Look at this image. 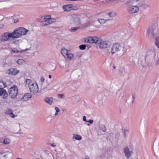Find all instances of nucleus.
Masks as SVG:
<instances>
[{
	"mask_svg": "<svg viewBox=\"0 0 159 159\" xmlns=\"http://www.w3.org/2000/svg\"><path fill=\"white\" fill-rule=\"evenodd\" d=\"M73 138L76 140H80L81 139L82 137L80 135L75 134L74 135Z\"/></svg>",
	"mask_w": 159,
	"mask_h": 159,
	"instance_id": "obj_26",
	"label": "nucleus"
},
{
	"mask_svg": "<svg viewBox=\"0 0 159 159\" xmlns=\"http://www.w3.org/2000/svg\"><path fill=\"white\" fill-rule=\"evenodd\" d=\"M80 28V27H72L70 30V31L71 32H74L77 30H78Z\"/></svg>",
	"mask_w": 159,
	"mask_h": 159,
	"instance_id": "obj_28",
	"label": "nucleus"
},
{
	"mask_svg": "<svg viewBox=\"0 0 159 159\" xmlns=\"http://www.w3.org/2000/svg\"><path fill=\"white\" fill-rule=\"evenodd\" d=\"M98 44H99L100 48L102 49L107 48L109 47L111 45L110 42L108 41H103L100 38L99 40H98Z\"/></svg>",
	"mask_w": 159,
	"mask_h": 159,
	"instance_id": "obj_5",
	"label": "nucleus"
},
{
	"mask_svg": "<svg viewBox=\"0 0 159 159\" xmlns=\"http://www.w3.org/2000/svg\"><path fill=\"white\" fill-rule=\"evenodd\" d=\"M83 120L84 121L87 122V120H86V117L85 116H83Z\"/></svg>",
	"mask_w": 159,
	"mask_h": 159,
	"instance_id": "obj_51",
	"label": "nucleus"
},
{
	"mask_svg": "<svg viewBox=\"0 0 159 159\" xmlns=\"http://www.w3.org/2000/svg\"><path fill=\"white\" fill-rule=\"evenodd\" d=\"M73 21L76 25H79L80 24V20L78 17L76 16L75 18H74Z\"/></svg>",
	"mask_w": 159,
	"mask_h": 159,
	"instance_id": "obj_24",
	"label": "nucleus"
},
{
	"mask_svg": "<svg viewBox=\"0 0 159 159\" xmlns=\"http://www.w3.org/2000/svg\"><path fill=\"white\" fill-rule=\"evenodd\" d=\"M28 50V48H26L25 50L20 49V50L15 48L11 49V50L10 52V53L11 54H12L13 53H20L23 52L27 51Z\"/></svg>",
	"mask_w": 159,
	"mask_h": 159,
	"instance_id": "obj_12",
	"label": "nucleus"
},
{
	"mask_svg": "<svg viewBox=\"0 0 159 159\" xmlns=\"http://www.w3.org/2000/svg\"><path fill=\"white\" fill-rule=\"evenodd\" d=\"M86 46L85 45L82 44L80 46L79 48L81 50H84L86 48Z\"/></svg>",
	"mask_w": 159,
	"mask_h": 159,
	"instance_id": "obj_38",
	"label": "nucleus"
},
{
	"mask_svg": "<svg viewBox=\"0 0 159 159\" xmlns=\"http://www.w3.org/2000/svg\"><path fill=\"white\" fill-rule=\"evenodd\" d=\"M124 136L125 137H126V135H125V131H124Z\"/></svg>",
	"mask_w": 159,
	"mask_h": 159,
	"instance_id": "obj_56",
	"label": "nucleus"
},
{
	"mask_svg": "<svg viewBox=\"0 0 159 159\" xmlns=\"http://www.w3.org/2000/svg\"><path fill=\"white\" fill-rule=\"evenodd\" d=\"M44 101L48 104L51 105L53 103V98L52 97H46L44 98Z\"/></svg>",
	"mask_w": 159,
	"mask_h": 159,
	"instance_id": "obj_15",
	"label": "nucleus"
},
{
	"mask_svg": "<svg viewBox=\"0 0 159 159\" xmlns=\"http://www.w3.org/2000/svg\"><path fill=\"white\" fill-rule=\"evenodd\" d=\"M44 20L41 23V25L43 26H44L49 25L48 20L44 19Z\"/></svg>",
	"mask_w": 159,
	"mask_h": 159,
	"instance_id": "obj_22",
	"label": "nucleus"
},
{
	"mask_svg": "<svg viewBox=\"0 0 159 159\" xmlns=\"http://www.w3.org/2000/svg\"><path fill=\"white\" fill-rule=\"evenodd\" d=\"M147 35L148 38L149 39L153 38V31L152 29L149 28L148 29L147 31Z\"/></svg>",
	"mask_w": 159,
	"mask_h": 159,
	"instance_id": "obj_11",
	"label": "nucleus"
},
{
	"mask_svg": "<svg viewBox=\"0 0 159 159\" xmlns=\"http://www.w3.org/2000/svg\"><path fill=\"white\" fill-rule=\"evenodd\" d=\"M17 159H22L20 158H17Z\"/></svg>",
	"mask_w": 159,
	"mask_h": 159,
	"instance_id": "obj_60",
	"label": "nucleus"
},
{
	"mask_svg": "<svg viewBox=\"0 0 159 159\" xmlns=\"http://www.w3.org/2000/svg\"><path fill=\"white\" fill-rule=\"evenodd\" d=\"M48 20L49 21V25L50 24H52L54 22H55L56 21V20L55 19L53 18H51L49 19H48Z\"/></svg>",
	"mask_w": 159,
	"mask_h": 159,
	"instance_id": "obj_32",
	"label": "nucleus"
},
{
	"mask_svg": "<svg viewBox=\"0 0 159 159\" xmlns=\"http://www.w3.org/2000/svg\"><path fill=\"white\" fill-rule=\"evenodd\" d=\"M4 84L2 82H0V89H2L3 87H4Z\"/></svg>",
	"mask_w": 159,
	"mask_h": 159,
	"instance_id": "obj_44",
	"label": "nucleus"
},
{
	"mask_svg": "<svg viewBox=\"0 0 159 159\" xmlns=\"http://www.w3.org/2000/svg\"><path fill=\"white\" fill-rule=\"evenodd\" d=\"M64 57L66 59L67 61H70L72 60L74 58V55L73 53L69 52L67 54L66 56H65Z\"/></svg>",
	"mask_w": 159,
	"mask_h": 159,
	"instance_id": "obj_16",
	"label": "nucleus"
},
{
	"mask_svg": "<svg viewBox=\"0 0 159 159\" xmlns=\"http://www.w3.org/2000/svg\"><path fill=\"white\" fill-rule=\"evenodd\" d=\"M155 44L159 48V38L158 37L156 38Z\"/></svg>",
	"mask_w": 159,
	"mask_h": 159,
	"instance_id": "obj_33",
	"label": "nucleus"
},
{
	"mask_svg": "<svg viewBox=\"0 0 159 159\" xmlns=\"http://www.w3.org/2000/svg\"><path fill=\"white\" fill-rule=\"evenodd\" d=\"M87 125L88 126H90V124H87Z\"/></svg>",
	"mask_w": 159,
	"mask_h": 159,
	"instance_id": "obj_59",
	"label": "nucleus"
},
{
	"mask_svg": "<svg viewBox=\"0 0 159 159\" xmlns=\"http://www.w3.org/2000/svg\"><path fill=\"white\" fill-rule=\"evenodd\" d=\"M85 159H90L89 156H86Z\"/></svg>",
	"mask_w": 159,
	"mask_h": 159,
	"instance_id": "obj_55",
	"label": "nucleus"
},
{
	"mask_svg": "<svg viewBox=\"0 0 159 159\" xmlns=\"http://www.w3.org/2000/svg\"><path fill=\"white\" fill-rule=\"evenodd\" d=\"M101 128L103 132H106V127L104 125H102L101 127Z\"/></svg>",
	"mask_w": 159,
	"mask_h": 159,
	"instance_id": "obj_39",
	"label": "nucleus"
},
{
	"mask_svg": "<svg viewBox=\"0 0 159 159\" xmlns=\"http://www.w3.org/2000/svg\"><path fill=\"white\" fill-rule=\"evenodd\" d=\"M11 38L15 39L13 32L11 33L5 32L1 34L0 41L1 42H5L9 41Z\"/></svg>",
	"mask_w": 159,
	"mask_h": 159,
	"instance_id": "obj_3",
	"label": "nucleus"
},
{
	"mask_svg": "<svg viewBox=\"0 0 159 159\" xmlns=\"http://www.w3.org/2000/svg\"><path fill=\"white\" fill-rule=\"evenodd\" d=\"M124 152L127 158H129L130 157L132 152L129 151L128 147H126L124 149Z\"/></svg>",
	"mask_w": 159,
	"mask_h": 159,
	"instance_id": "obj_13",
	"label": "nucleus"
},
{
	"mask_svg": "<svg viewBox=\"0 0 159 159\" xmlns=\"http://www.w3.org/2000/svg\"><path fill=\"white\" fill-rule=\"evenodd\" d=\"M149 51H151L152 52V55L153 57V58L155 59L156 55L155 48L154 47H151V48L149 50Z\"/></svg>",
	"mask_w": 159,
	"mask_h": 159,
	"instance_id": "obj_21",
	"label": "nucleus"
},
{
	"mask_svg": "<svg viewBox=\"0 0 159 159\" xmlns=\"http://www.w3.org/2000/svg\"><path fill=\"white\" fill-rule=\"evenodd\" d=\"M93 120H88L87 121V122H89L90 124H92L93 122Z\"/></svg>",
	"mask_w": 159,
	"mask_h": 159,
	"instance_id": "obj_50",
	"label": "nucleus"
},
{
	"mask_svg": "<svg viewBox=\"0 0 159 159\" xmlns=\"http://www.w3.org/2000/svg\"><path fill=\"white\" fill-rule=\"evenodd\" d=\"M6 90L5 89H0V96L2 95L6 91Z\"/></svg>",
	"mask_w": 159,
	"mask_h": 159,
	"instance_id": "obj_37",
	"label": "nucleus"
},
{
	"mask_svg": "<svg viewBox=\"0 0 159 159\" xmlns=\"http://www.w3.org/2000/svg\"><path fill=\"white\" fill-rule=\"evenodd\" d=\"M132 97L133 99V100L132 101V102H133L135 98V95L132 94Z\"/></svg>",
	"mask_w": 159,
	"mask_h": 159,
	"instance_id": "obj_54",
	"label": "nucleus"
},
{
	"mask_svg": "<svg viewBox=\"0 0 159 159\" xmlns=\"http://www.w3.org/2000/svg\"><path fill=\"white\" fill-rule=\"evenodd\" d=\"M49 78L50 79H51L52 78V76L51 75H49L48 76Z\"/></svg>",
	"mask_w": 159,
	"mask_h": 159,
	"instance_id": "obj_57",
	"label": "nucleus"
},
{
	"mask_svg": "<svg viewBox=\"0 0 159 159\" xmlns=\"http://www.w3.org/2000/svg\"><path fill=\"white\" fill-rule=\"evenodd\" d=\"M30 91L31 92L35 93L38 92L39 89L37 83H33L31 84L29 87Z\"/></svg>",
	"mask_w": 159,
	"mask_h": 159,
	"instance_id": "obj_8",
	"label": "nucleus"
},
{
	"mask_svg": "<svg viewBox=\"0 0 159 159\" xmlns=\"http://www.w3.org/2000/svg\"><path fill=\"white\" fill-rule=\"evenodd\" d=\"M24 62V60L22 59H20L17 61V63L19 65H22Z\"/></svg>",
	"mask_w": 159,
	"mask_h": 159,
	"instance_id": "obj_30",
	"label": "nucleus"
},
{
	"mask_svg": "<svg viewBox=\"0 0 159 159\" xmlns=\"http://www.w3.org/2000/svg\"><path fill=\"white\" fill-rule=\"evenodd\" d=\"M3 98L4 99H7L8 98V95L6 91L2 95Z\"/></svg>",
	"mask_w": 159,
	"mask_h": 159,
	"instance_id": "obj_36",
	"label": "nucleus"
},
{
	"mask_svg": "<svg viewBox=\"0 0 159 159\" xmlns=\"http://www.w3.org/2000/svg\"><path fill=\"white\" fill-rule=\"evenodd\" d=\"M140 7L144 9H146L148 8H149L150 7L149 5L145 3L142 4L140 5Z\"/></svg>",
	"mask_w": 159,
	"mask_h": 159,
	"instance_id": "obj_27",
	"label": "nucleus"
},
{
	"mask_svg": "<svg viewBox=\"0 0 159 159\" xmlns=\"http://www.w3.org/2000/svg\"><path fill=\"white\" fill-rule=\"evenodd\" d=\"M13 156L12 152L11 150L7 151L3 156V157L5 159H11V157Z\"/></svg>",
	"mask_w": 159,
	"mask_h": 159,
	"instance_id": "obj_10",
	"label": "nucleus"
},
{
	"mask_svg": "<svg viewBox=\"0 0 159 159\" xmlns=\"http://www.w3.org/2000/svg\"><path fill=\"white\" fill-rule=\"evenodd\" d=\"M13 22L15 23L19 21V19L18 18H13L12 19Z\"/></svg>",
	"mask_w": 159,
	"mask_h": 159,
	"instance_id": "obj_40",
	"label": "nucleus"
},
{
	"mask_svg": "<svg viewBox=\"0 0 159 159\" xmlns=\"http://www.w3.org/2000/svg\"><path fill=\"white\" fill-rule=\"evenodd\" d=\"M152 52L151 51H148V55H149V56H150L151 57H152L153 58V57L152 56Z\"/></svg>",
	"mask_w": 159,
	"mask_h": 159,
	"instance_id": "obj_45",
	"label": "nucleus"
},
{
	"mask_svg": "<svg viewBox=\"0 0 159 159\" xmlns=\"http://www.w3.org/2000/svg\"><path fill=\"white\" fill-rule=\"evenodd\" d=\"M110 52L112 55L117 53L118 57H120L123 55L124 50L123 48L120 44L116 43L112 45L110 50Z\"/></svg>",
	"mask_w": 159,
	"mask_h": 159,
	"instance_id": "obj_1",
	"label": "nucleus"
},
{
	"mask_svg": "<svg viewBox=\"0 0 159 159\" xmlns=\"http://www.w3.org/2000/svg\"><path fill=\"white\" fill-rule=\"evenodd\" d=\"M52 18L51 17V16L50 15H47L45 16L43 19H49L50 18Z\"/></svg>",
	"mask_w": 159,
	"mask_h": 159,
	"instance_id": "obj_41",
	"label": "nucleus"
},
{
	"mask_svg": "<svg viewBox=\"0 0 159 159\" xmlns=\"http://www.w3.org/2000/svg\"><path fill=\"white\" fill-rule=\"evenodd\" d=\"M109 20H105L103 19H99L98 20V21L101 24H103L106 22V21H108Z\"/></svg>",
	"mask_w": 159,
	"mask_h": 159,
	"instance_id": "obj_29",
	"label": "nucleus"
},
{
	"mask_svg": "<svg viewBox=\"0 0 159 159\" xmlns=\"http://www.w3.org/2000/svg\"><path fill=\"white\" fill-rule=\"evenodd\" d=\"M70 71V69H67L66 71H65V73H68V72H69Z\"/></svg>",
	"mask_w": 159,
	"mask_h": 159,
	"instance_id": "obj_53",
	"label": "nucleus"
},
{
	"mask_svg": "<svg viewBox=\"0 0 159 159\" xmlns=\"http://www.w3.org/2000/svg\"><path fill=\"white\" fill-rule=\"evenodd\" d=\"M18 93V89L16 86H13L10 88L9 90V95L12 99H14L16 98Z\"/></svg>",
	"mask_w": 159,
	"mask_h": 159,
	"instance_id": "obj_4",
	"label": "nucleus"
},
{
	"mask_svg": "<svg viewBox=\"0 0 159 159\" xmlns=\"http://www.w3.org/2000/svg\"><path fill=\"white\" fill-rule=\"evenodd\" d=\"M33 83L31 82V80L30 79H27L26 80V84L28 85L29 87V86Z\"/></svg>",
	"mask_w": 159,
	"mask_h": 159,
	"instance_id": "obj_31",
	"label": "nucleus"
},
{
	"mask_svg": "<svg viewBox=\"0 0 159 159\" xmlns=\"http://www.w3.org/2000/svg\"><path fill=\"white\" fill-rule=\"evenodd\" d=\"M22 42V40L21 39H20L18 40H16L13 42V43L16 45H18L20 43H21Z\"/></svg>",
	"mask_w": 159,
	"mask_h": 159,
	"instance_id": "obj_34",
	"label": "nucleus"
},
{
	"mask_svg": "<svg viewBox=\"0 0 159 159\" xmlns=\"http://www.w3.org/2000/svg\"><path fill=\"white\" fill-rule=\"evenodd\" d=\"M114 68H115V66H114Z\"/></svg>",
	"mask_w": 159,
	"mask_h": 159,
	"instance_id": "obj_61",
	"label": "nucleus"
},
{
	"mask_svg": "<svg viewBox=\"0 0 159 159\" xmlns=\"http://www.w3.org/2000/svg\"><path fill=\"white\" fill-rule=\"evenodd\" d=\"M79 83L78 82L75 81L72 83V89L74 91L76 90L79 87Z\"/></svg>",
	"mask_w": 159,
	"mask_h": 159,
	"instance_id": "obj_20",
	"label": "nucleus"
},
{
	"mask_svg": "<svg viewBox=\"0 0 159 159\" xmlns=\"http://www.w3.org/2000/svg\"><path fill=\"white\" fill-rule=\"evenodd\" d=\"M69 52H70V51L65 48H62L61 50V53L64 57L67 56V54Z\"/></svg>",
	"mask_w": 159,
	"mask_h": 159,
	"instance_id": "obj_19",
	"label": "nucleus"
},
{
	"mask_svg": "<svg viewBox=\"0 0 159 159\" xmlns=\"http://www.w3.org/2000/svg\"><path fill=\"white\" fill-rule=\"evenodd\" d=\"M44 90H45L46 89L49 90L51 89L50 88H49V84H48L46 86V87L45 88H44Z\"/></svg>",
	"mask_w": 159,
	"mask_h": 159,
	"instance_id": "obj_42",
	"label": "nucleus"
},
{
	"mask_svg": "<svg viewBox=\"0 0 159 159\" xmlns=\"http://www.w3.org/2000/svg\"><path fill=\"white\" fill-rule=\"evenodd\" d=\"M58 113V112H56V113L55 114V116H56V115H57V114H58V113Z\"/></svg>",
	"mask_w": 159,
	"mask_h": 159,
	"instance_id": "obj_58",
	"label": "nucleus"
},
{
	"mask_svg": "<svg viewBox=\"0 0 159 159\" xmlns=\"http://www.w3.org/2000/svg\"><path fill=\"white\" fill-rule=\"evenodd\" d=\"M100 38H98L96 37H89L85 39V42L87 43H98V40H99Z\"/></svg>",
	"mask_w": 159,
	"mask_h": 159,
	"instance_id": "obj_6",
	"label": "nucleus"
},
{
	"mask_svg": "<svg viewBox=\"0 0 159 159\" xmlns=\"http://www.w3.org/2000/svg\"><path fill=\"white\" fill-rule=\"evenodd\" d=\"M108 15L111 17H113L116 16V14L115 12H110L108 14Z\"/></svg>",
	"mask_w": 159,
	"mask_h": 159,
	"instance_id": "obj_35",
	"label": "nucleus"
},
{
	"mask_svg": "<svg viewBox=\"0 0 159 159\" xmlns=\"http://www.w3.org/2000/svg\"><path fill=\"white\" fill-rule=\"evenodd\" d=\"M131 36V33L130 31H127L125 33V34L123 36V38L126 39H127L130 38Z\"/></svg>",
	"mask_w": 159,
	"mask_h": 159,
	"instance_id": "obj_23",
	"label": "nucleus"
},
{
	"mask_svg": "<svg viewBox=\"0 0 159 159\" xmlns=\"http://www.w3.org/2000/svg\"><path fill=\"white\" fill-rule=\"evenodd\" d=\"M31 98V95L30 93H28L25 94L21 98V100L23 101H26L28 100L29 98Z\"/></svg>",
	"mask_w": 159,
	"mask_h": 159,
	"instance_id": "obj_14",
	"label": "nucleus"
},
{
	"mask_svg": "<svg viewBox=\"0 0 159 159\" xmlns=\"http://www.w3.org/2000/svg\"><path fill=\"white\" fill-rule=\"evenodd\" d=\"M19 71L16 68H11L7 70L6 71V73L12 75H16Z\"/></svg>",
	"mask_w": 159,
	"mask_h": 159,
	"instance_id": "obj_9",
	"label": "nucleus"
},
{
	"mask_svg": "<svg viewBox=\"0 0 159 159\" xmlns=\"http://www.w3.org/2000/svg\"><path fill=\"white\" fill-rule=\"evenodd\" d=\"M58 97L59 98H61L62 99V98H64V94H59L58 95Z\"/></svg>",
	"mask_w": 159,
	"mask_h": 159,
	"instance_id": "obj_43",
	"label": "nucleus"
},
{
	"mask_svg": "<svg viewBox=\"0 0 159 159\" xmlns=\"http://www.w3.org/2000/svg\"><path fill=\"white\" fill-rule=\"evenodd\" d=\"M55 110L57 112H58L60 111V110L59 108L57 107H56L55 108Z\"/></svg>",
	"mask_w": 159,
	"mask_h": 159,
	"instance_id": "obj_49",
	"label": "nucleus"
},
{
	"mask_svg": "<svg viewBox=\"0 0 159 159\" xmlns=\"http://www.w3.org/2000/svg\"><path fill=\"white\" fill-rule=\"evenodd\" d=\"M11 141L8 138H5L3 140V144H8L10 143Z\"/></svg>",
	"mask_w": 159,
	"mask_h": 159,
	"instance_id": "obj_25",
	"label": "nucleus"
},
{
	"mask_svg": "<svg viewBox=\"0 0 159 159\" xmlns=\"http://www.w3.org/2000/svg\"><path fill=\"white\" fill-rule=\"evenodd\" d=\"M127 11L131 14L136 13L139 11V7L136 6H129L127 7Z\"/></svg>",
	"mask_w": 159,
	"mask_h": 159,
	"instance_id": "obj_7",
	"label": "nucleus"
},
{
	"mask_svg": "<svg viewBox=\"0 0 159 159\" xmlns=\"http://www.w3.org/2000/svg\"><path fill=\"white\" fill-rule=\"evenodd\" d=\"M3 140L2 139L0 138V145L3 144Z\"/></svg>",
	"mask_w": 159,
	"mask_h": 159,
	"instance_id": "obj_52",
	"label": "nucleus"
},
{
	"mask_svg": "<svg viewBox=\"0 0 159 159\" xmlns=\"http://www.w3.org/2000/svg\"><path fill=\"white\" fill-rule=\"evenodd\" d=\"M155 64L156 65H159V58H158V59L157 60Z\"/></svg>",
	"mask_w": 159,
	"mask_h": 159,
	"instance_id": "obj_47",
	"label": "nucleus"
},
{
	"mask_svg": "<svg viewBox=\"0 0 159 159\" xmlns=\"http://www.w3.org/2000/svg\"><path fill=\"white\" fill-rule=\"evenodd\" d=\"M5 114L6 115H9L12 118H15V116L13 114L12 111L10 109H7L6 110Z\"/></svg>",
	"mask_w": 159,
	"mask_h": 159,
	"instance_id": "obj_17",
	"label": "nucleus"
},
{
	"mask_svg": "<svg viewBox=\"0 0 159 159\" xmlns=\"http://www.w3.org/2000/svg\"><path fill=\"white\" fill-rule=\"evenodd\" d=\"M29 30L23 27H20L17 29H16L13 31L15 39L20 38L21 36L26 35Z\"/></svg>",
	"mask_w": 159,
	"mask_h": 159,
	"instance_id": "obj_2",
	"label": "nucleus"
},
{
	"mask_svg": "<svg viewBox=\"0 0 159 159\" xmlns=\"http://www.w3.org/2000/svg\"><path fill=\"white\" fill-rule=\"evenodd\" d=\"M72 5H67L63 6V9L65 11H70L71 9Z\"/></svg>",
	"mask_w": 159,
	"mask_h": 159,
	"instance_id": "obj_18",
	"label": "nucleus"
},
{
	"mask_svg": "<svg viewBox=\"0 0 159 159\" xmlns=\"http://www.w3.org/2000/svg\"><path fill=\"white\" fill-rule=\"evenodd\" d=\"M45 80L44 77L43 76H42L40 78V81L42 82H43Z\"/></svg>",
	"mask_w": 159,
	"mask_h": 159,
	"instance_id": "obj_46",
	"label": "nucleus"
},
{
	"mask_svg": "<svg viewBox=\"0 0 159 159\" xmlns=\"http://www.w3.org/2000/svg\"><path fill=\"white\" fill-rule=\"evenodd\" d=\"M4 19V17L3 16L0 15V21L3 20Z\"/></svg>",
	"mask_w": 159,
	"mask_h": 159,
	"instance_id": "obj_48",
	"label": "nucleus"
}]
</instances>
